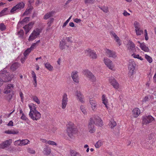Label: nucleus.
<instances>
[{"label":"nucleus","mask_w":156,"mask_h":156,"mask_svg":"<svg viewBox=\"0 0 156 156\" xmlns=\"http://www.w3.org/2000/svg\"><path fill=\"white\" fill-rule=\"evenodd\" d=\"M15 76V74H12L5 69L0 72V78L2 79L3 83L10 81Z\"/></svg>","instance_id":"nucleus-1"},{"label":"nucleus","mask_w":156,"mask_h":156,"mask_svg":"<svg viewBox=\"0 0 156 156\" xmlns=\"http://www.w3.org/2000/svg\"><path fill=\"white\" fill-rule=\"evenodd\" d=\"M13 87L14 86L12 84H8L7 86L6 89L4 92L5 94H8L9 93L6 97L7 99L9 101L11 100L12 97L13 95L14 94V91L12 90Z\"/></svg>","instance_id":"nucleus-2"},{"label":"nucleus","mask_w":156,"mask_h":156,"mask_svg":"<svg viewBox=\"0 0 156 156\" xmlns=\"http://www.w3.org/2000/svg\"><path fill=\"white\" fill-rule=\"evenodd\" d=\"M66 131L68 136L72 138L73 134H76L77 133L78 130L73 126L69 125L67 127Z\"/></svg>","instance_id":"nucleus-3"},{"label":"nucleus","mask_w":156,"mask_h":156,"mask_svg":"<svg viewBox=\"0 0 156 156\" xmlns=\"http://www.w3.org/2000/svg\"><path fill=\"white\" fill-rule=\"evenodd\" d=\"M154 120V118L151 115L144 116L143 117L142 123L144 124H148Z\"/></svg>","instance_id":"nucleus-4"},{"label":"nucleus","mask_w":156,"mask_h":156,"mask_svg":"<svg viewBox=\"0 0 156 156\" xmlns=\"http://www.w3.org/2000/svg\"><path fill=\"white\" fill-rule=\"evenodd\" d=\"M30 111L29 115L30 118L34 120H37L41 117V114L38 112H36L33 113Z\"/></svg>","instance_id":"nucleus-5"},{"label":"nucleus","mask_w":156,"mask_h":156,"mask_svg":"<svg viewBox=\"0 0 156 156\" xmlns=\"http://www.w3.org/2000/svg\"><path fill=\"white\" fill-rule=\"evenodd\" d=\"M83 74L86 75L91 81L94 82L95 81L96 78L94 75L88 70H86L84 71Z\"/></svg>","instance_id":"nucleus-6"},{"label":"nucleus","mask_w":156,"mask_h":156,"mask_svg":"<svg viewBox=\"0 0 156 156\" xmlns=\"http://www.w3.org/2000/svg\"><path fill=\"white\" fill-rule=\"evenodd\" d=\"M136 66L135 62L132 60L129 61V74L132 75L134 73L135 67Z\"/></svg>","instance_id":"nucleus-7"},{"label":"nucleus","mask_w":156,"mask_h":156,"mask_svg":"<svg viewBox=\"0 0 156 156\" xmlns=\"http://www.w3.org/2000/svg\"><path fill=\"white\" fill-rule=\"evenodd\" d=\"M94 123L95 122L93 118H90L88 123V127L89 131L91 133H93L95 131V129L94 125Z\"/></svg>","instance_id":"nucleus-8"},{"label":"nucleus","mask_w":156,"mask_h":156,"mask_svg":"<svg viewBox=\"0 0 156 156\" xmlns=\"http://www.w3.org/2000/svg\"><path fill=\"white\" fill-rule=\"evenodd\" d=\"M85 53L92 59H96L97 58V55L94 51L89 48L85 51Z\"/></svg>","instance_id":"nucleus-9"},{"label":"nucleus","mask_w":156,"mask_h":156,"mask_svg":"<svg viewBox=\"0 0 156 156\" xmlns=\"http://www.w3.org/2000/svg\"><path fill=\"white\" fill-rule=\"evenodd\" d=\"M109 82L115 89H117L119 88V84L114 78H109Z\"/></svg>","instance_id":"nucleus-10"},{"label":"nucleus","mask_w":156,"mask_h":156,"mask_svg":"<svg viewBox=\"0 0 156 156\" xmlns=\"http://www.w3.org/2000/svg\"><path fill=\"white\" fill-rule=\"evenodd\" d=\"M34 23L32 22L29 23L28 24L23 27V28L25 31V34H27L32 28Z\"/></svg>","instance_id":"nucleus-11"},{"label":"nucleus","mask_w":156,"mask_h":156,"mask_svg":"<svg viewBox=\"0 0 156 156\" xmlns=\"http://www.w3.org/2000/svg\"><path fill=\"white\" fill-rule=\"evenodd\" d=\"M12 143V139L7 140L0 144V148L2 149H4L9 146Z\"/></svg>","instance_id":"nucleus-12"},{"label":"nucleus","mask_w":156,"mask_h":156,"mask_svg":"<svg viewBox=\"0 0 156 156\" xmlns=\"http://www.w3.org/2000/svg\"><path fill=\"white\" fill-rule=\"evenodd\" d=\"M67 96V95L66 93L64 94L62 101V108L63 109H64L67 105L68 102Z\"/></svg>","instance_id":"nucleus-13"},{"label":"nucleus","mask_w":156,"mask_h":156,"mask_svg":"<svg viewBox=\"0 0 156 156\" xmlns=\"http://www.w3.org/2000/svg\"><path fill=\"white\" fill-rule=\"evenodd\" d=\"M95 124L96 125L101 126H102L103 122L101 118L97 116H95L94 117Z\"/></svg>","instance_id":"nucleus-14"},{"label":"nucleus","mask_w":156,"mask_h":156,"mask_svg":"<svg viewBox=\"0 0 156 156\" xmlns=\"http://www.w3.org/2000/svg\"><path fill=\"white\" fill-rule=\"evenodd\" d=\"M104 62L107 66L110 69H112L113 68L112 63L111 61L107 58H105Z\"/></svg>","instance_id":"nucleus-15"},{"label":"nucleus","mask_w":156,"mask_h":156,"mask_svg":"<svg viewBox=\"0 0 156 156\" xmlns=\"http://www.w3.org/2000/svg\"><path fill=\"white\" fill-rule=\"evenodd\" d=\"M106 53L107 54V56L109 57H112L115 58L116 57L115 52L109 49H106Z\"/></svg>","instance_id":"nucleus-16"},{"label":"nucleus","mask_w":156,"mask_h":156,"mask_svg":"<svg viewBox=\"0 0 156 156\" xmlns=\"http://www.w3.org/2000/svg\"><path fill=\"white\" fill-rule=\"evenodd\" d=\"M65 46L68 48L69 47V45L67 44V43L65 41V40L64 39H63L60 42L59 47L60 48L61 50H63L65 48Z\"/></svg>","instance_id":"nucleus-17"},{"label":"nucleus","mask_w":156,"mask_h":156,"mask_svg":"<svg viewBox=\"0 0 156 156\" xmlns=\"http://www.w3.org/2000/svg\"><path fill=\"white\" fill-rule=\"evenodd\" d=\"M20 66V64L18 62L12 63L10 67V70L12 72L15 71Z\"/></svg>","instance_id":"nucleus-18"},{"label":"nucleus","mask_w":156,"mask_h":156,"mask_svg":"<svg viewBox=\"0 0 156 156\" xmlns=\"http://www.w3.org/2000/svg\"><path fill=\"white\" fill-rule=\"evenodd\" d=\"M77 73L76 71L73 72L71 74V76L74 81L76 83H78L79 82Z\"/></svg>","instance_id":"nucleus-19"},{"label":"nucleus","mask_w":156,"mask_h":156,"mask_svg":"<svg viewBox=\"0 0 156 156\" xmlns=\"http://www.w3.org/2000/svg\"><path fill=\"white\" fill-rule=\"evenodd\" d=\"M128 49L131 50L133 52L135 49V45L134 43L131 41H129L127 45Z\"/></svg>","instance_id":"nucleus-20"},{"label":"nucleus","mask_w":156,"mask_h":156,"mask_svg":"<svg viewBox=\"0 0 156 156\" xmlns=\"http://www.w3.org/2000/svg\"><path fill=\"white\" fill-rule=\"evenodd\" d=\"M43 153L45 155H48L50 154L51 153L50 148L48 146H46L44 148Z\"/></svg>","instance_id":"nucleus-21"},{"label":"nucleus","mask_w":156,"mask_h":156,"mask_svg":"<svg viewBox=\"0 0 156 156\" xmlns=\"http://www.w3.org/2000/svg\"><path fill=\"white\" fill-rule=\"evenodd\" d=\"M137 42L140 44V47L142 50L145 52H148L149 51V49L145 45L144 43H140L139 41Z\"/></svg>","instance_id":"nucleus-22"},{"label":"nucleus","mask_w":156,"mask_h":156,"mask_svg":"<svg viewBox=\"0 0 156 156\" xmlns=\"http://www.w3.org/2000/svg\"><path fill=\"white\" fill-rule=\"evenodd\" d=\"M90 102L91 105L93 110L95 111L96 107V101L92 99H90Z\"/></svg>","instance_id":"nucleus-23"},{"label":"nucleus","mask_w":156,"mask_h":156,"mask_svg":"<svg viewBox=\"0 0 156 156\" xmlns=\"http://www.w3.org/2000/svg\"><path fill=\"white\" fill-rule=\"evenodd\" d=\"M25 4L23 2H20L18 3L16 6L18 10H20L24 8Z\"/></svg>","instance_id":"nucleus-24"},{"label":"nucleus","mask_w":156,"mask_h":156,"mask_svg":"<svg viewBox=\"0 0 156 156\" xmlns=\"http://www.w3.org/2000/svg\"><path fill=\"white\" fill-rule=\"evenodd\" d=\"M37 36L33 32L30 35L28 39V40L29 41H32L36 38L37 37Z\"/></svg>","instance_id":"nucleus-25"},{"label":"nucleus","mask_w":156,"mask_h":156,"mask_svg":"<svg viewBox=\"0 0 156 156\" xmlns=\"http://www.w3.org/2000/svg\"><path fill=\"white\" fill-rule=\"evenodd\" d=\"M139 24L137 22V36L143 34V30L139 27Z\"/></svg>","instance_id":"nucleus-26"},{"label":"nucleus","mask_w":156,"mask_h":156,"mask_svg":"<svg viewBox=\"0 0 156 156\" xmlns=\"http://www.w3.org/2000/svg\"><path fill=\"white\" fill-rule=\"evenodd\" d=\"M76 94L78 99L80 101L82 102H83L82 95L80 92L77 91Z\"/></svg>","instance_id":"nucleus-27"},{"label":"nucleus","mask_w":156,"mask_h":156,"mask_svg":"<svg viewBox=\"0 0 156 156\" xmlns=\"http://www.w3.org/2000/svg\"><path fill=\"white\" fill-rule=\"evenodd\" d=\"M70 154L71 156H81L79 153L73 150L70 151Z\"/></svg>","instance_id":"nucleus-28"},{"label":"nucleus","mask_w":156,"mask_h":156,"mask_svg":"<svg viewBox=\"0 0 156 156\" xmlns=\"http://www.w3.org/2000/svg\"><path fill=\"white\" fill-rule=\"evenodd\" d=\"M53 14V12H51L48 13H47L44 15V18L45 20H47L49 18L51 17Z\"/></svg>","instance_id":"nucleus-29"},{"label":"nucleus","mask_w":156,"mask_h":156,"mask_svg":"<svg viewBox=\"0 0 156 156\" xmlns=\"http://www.w3.org/2000/svg\"><path fill=\"white\" fill-rule=\"evenodd\" d=\"M31 50L30 48H27L24 52L23 55L24 56V59H26L27 58V56L29 54L31 51Z\"/></svg>","instance_id":"nucleus-30"},{"label":"nucleus","mask_w":156,"mask_h":156,"mask_svg":"<svg viewBox=\"0 0 156 156\" xmlns=\"http://www.w3.org/2000/svg\"><path fill=\"white\" fill-rule=\"evenodd\" d=\"M102 100L103 103L105 105L106 107L108 108V106H107V99L105 98V95H103L102 96Z\"/></svg>","instance_id":"nucleus-31"},{"label":"nucleus","mask_w":156,"mask_h":156,"mask_svg":"<svg viewBox=\"0 0 156 156\" xmlns=\"http://www.w3.org/2000/svg\"><path fill=\"white\" fill-rule=\"evenodd\" d=\"M109 125L111 129L113 128L116 125V123L113 120H112L109 122Z\"/></svg>","instance_id":"nucleus-32"},{"label":"nucleus","mask_w":156,"mask_h":156,"mask_svg":"<svg viewBox=\"0 0 156 156\" xmlns=\"http://www.w3.org/2000/svg\"><path fill=\"white\" fill-rule=\"evenodd\" d=\"M22 142L21 143H20L21 144H19L20 146H22L23 145H26L28 144H29L30 142V141L28 140L27 139L26 140H21Z\"/></svg>","instance_id":"nucleus-33"},{"label":"nucleus","mask_w":156,"mask_h":156,"mask_svg":"<svg viewBox=\"0 0 156 156\" xmlns=\"http://www.w3.org/2000/svg\"><path fill=\"white\" fill-rule=\"evenodd\" d=\"M29 108L30 109V111H31V112L33 113L34 112H38L37 111L36 109V108L34 106V105H33V106H32L31 105H28Z\"/></svg>","instance_id":"nucleus-34"},{"label":"nucleus","mask_w":156,"mask_h":156,"mask_svg":"<svg viewBox=\"0 0 156 156\" xmlns=\"http://www.w3.org/2000/svg\"><path fill=\"white\" fill-rule=\"evenodd\" d=\"M41 32L42 29H41L38 28H37L35 30H34L33 31V32L37 36L40 35V33Z\"/></svg>","instance_id":"nucleus-35"},{"label":"nucleus","mask_w":156,"mask_h":156,"mask_svg":"<svg viewBox=\"0 0 156 156\" xmlns=\"http://www.w3.org/2000/svg\"><path fill=\"white\" fill-rule=\"evenodd\" d=\"M44 64L45 67L49 71H51L53 69V67L50 65V64L47 63H44Z\"/></svg>","instance_id":"nucleus-36"},{"label":"nucleus","mask_w":156,"mask_h":156,"mask_svg":"<svg viewBox=\"0 0 156 156\" xmlns=\"http://www.w3.org/2000/svg\"><path fill=\"white\" fill-rule=\"evenodd\" d=\"M98 7L105 12L107 13L108 11V8L106 6H104L101 7L99 6Z\"/></svg>","instance_id":"nucleus-37"},{"label":"nucleus","mask_w":156,"mask_h":156,"mask_svg":"<svg viewBox=\"0 0 156 156\" xmlns=\"http://www.w3.org/2000/svg\"><path fill=\"white\" fill-rule=\"evenodd\" d=\"M102 144V143L101 140H99L95 145V147L97 148H99Z\"/></svg>","instance_id":"nucleus-38"},{"label":"nucleus","mask_w":156,"mask_h":156,"mask_svg":"<svg viewBox=\"0 0 156 156\" xmlns=\"http://www.w3.org/2000/svg\"><path fill=\"white\" fill-rule=\"evenodd\" d=\"M8 8H5L4 9H3V10H2L0 12V17H1L5 14V12L6 11L8 10Z\"/></svg>","instance_id":"nucleus-39"},{"label":"nucleus","mask_w":156,"mask_h":156,"mask_svg":"<svg viewBox=\"0 0 156 156\" xmlns=\"http://www.w3.org/2000/svg\"><path fill=\"white\" fill-rule=\"evenodd\" d=\"M24 32L23 30H21L18 32V34L19 36V37L20 38H23L24 35Z\"/></svg>","instance_id":"nucleus-40"},{"label":"nucleus","mask_w":156,"mask_h":156,"mask_svg":"<svg viewBox=\"0 0 156 156\" xmlns=\"http://www.w3.org/2000/svg\"><path fill=\"white\" fill-rule=\"evenodd\" d=\"M145 58L150 63L152 62V59L149 56L146 54L145 55Z\"/></svg>","instance_id":"nucleus-41"},{"label":"nucleus","mask_w":156,"mask_h":156,"mask_svg":"<svg viewBox=\"0 0 156 156\" xmlns=\"http://www.w3.org/2000/svg\"><path fill=\"white\" fill-rule=\"evenodd\" d=\"M33 100L36 102L38 104H39L40 103V101L38 98L36 96L33 97Z\"/></svg>","instance_id":"nucleus-42"},{"label":"nucleus","mask_w":156,"mask_h":156,"mask_svg":"<svg viewBox=\"0 0 156 156\" xmlns=\"http://www.w3.org/2000/svg\"><path fill=\"white\" fill-rule=\"evenodd\" d=\"M6 29V27L5 24L3 23L0 24V30L2 31L5 30Z\"/></svg>","instance_id":"nucleus-43"},{"label":"nucleus","mask_w":156,"mask_h":156,"mask_svg":"<svg viewBox=\"0 0 156 156\" xmlns=\"http://www.w3.org/2000/svg\"><path fill=\"white\" fill-rule=\"evenodd\" d=\"M80 109L81 111L84 114H87V112L85 109V107L83 106H81L80 107Z\"/></svg>","instance_id":"nucleus-44"},{"label":"nucleus","mask_w":156,"mask_h":156,"mask_svg":"<svg viewBox=\"0 0 156 156\" xmlns=\"http://www.w3.org/2000/svg\"><path fill=\"white\" fill-rule=\"evenodd\" d=\"M17 10L18 9L15 5L12 8V9L11 10L10 12L11 13L13 14L15 13V11Z\"/></svg>","instance_id":"nucleus-45"},{"label":"nucleus","mask_w":156,"mask_h":156,"mask_svg":"<svg viewBox=\"0 0 156 156\" xmlns=\"http://www.w3.org/2000/svg\"><path fill=\"white\" fill-rule=\"evenodd\" d=\"M47 143L51 145H56V143L54 141L49 140L47 142Z\"/></svg>","instance_id":"nucleus-46"},{"label":"nucleus","mask_w":156,"mask_h":156,"mask_svg":"<svg viewBox=\"0 0 156 156\" xmlns=\"http://www.w3.org/2000/svg\"><path fill=\"white\" fill-rule=\"evenodd\" d=\"M136 108H135L132 111L133 115L132 117H133L135 118L136 117Z\"/></svg>","instance_id":"nucleus-47"},{"label":"nucleus","mask_w":156,"mask_h":156,"mask_svg":"<svg viewBox=\"0 0 156 156\" xmlns=\"http://www.w3.org/2000/svg\"><path fill=\"white\" fill-rule=\"evenodd\" d=\"M27 151L28 153L31 154H34L35 151L33 149L31 148H28L27 149Z\"/></svg>","instance_id":"nucleus-48"},{"label":"nucleus","mask_w":156,"mask_h":156,"mask_svg":"<svg viewBox=\"0 0 156 156\" xmlns=\"http://www.w3.org/2000/svg\"><path fill=\"white\" fill-rule=\"evenodd\" d=\"M144 37L145 40L146 41L148 40L149 38L148 36L147 32L146 30H144Z\"/></svg>","instance_id":"nucleus-49"},{"label":"nucleus","mask_w":156,"mask_h":156,"mask_svg":"<svg viewBox=\"0 0 156 156\" xmlns=\"http://www.w3.org/2000/svg\"><path fill=\"white\" fill-rule=\"evenodd\" d=\"M115 39L116 41L119 44V45H120L121 44L120 42V40L118 36H117V37H115Z\"/></svg>","instance_id":"nucleus-50"},{"label":"nucleus","mask_w":156,"mask_h":156,"mask_svg":"<svg viewBox=\"0 0 156 156\" xmlns=\"http://www.w3.org/2000/svg\"><path fill=\"white\" fill-rule=\"evenodd\" d=\"M30 19V17H25L24 19H23V21L24 22V23H26L29 21Z\"/></svg>","instance_id":"nucleus-51"},{"label":"nucleus","mask_w":156,"mask_h":156,"mask_svg":"<svg viewBox=\"0 0 156 156\" xmlns=\"http://www.w3.org/2000/svg\"><path fill=\"white\" fill-rule=\"evenodd\" d=\"M94 1L95 0H85V3L86 4L88 3H94Z\"/></svg>","instance_id":"nucleus-52"},{"label":"nucleus","mask_w":156,"mask_h":156,"mask_svg":"<svg viewBox=\"0 0 156 156\" xmlns=\"http://www.w3.org/2000/svg\"><path fill=\"white\" fill-rule=\"evenodd\" d=\"M9 149V151L11 152H14L16 151V148L13 147H10Z\"/></svg>","instance_id":"nucleus-53"},{"label":"nucleus","mask_w":156,"mask_h":156,"mask_svg":"<svg viewBox=\"0 0 156 156\" xmlns=\"http://www.w3.org/2000/svg\"><path fill=\"white\" fill-rule=\"evenodd\" d=\"M42 1L43 0H37L35 3L36 6H38L39 5L41 4L42 2Z\"/></svg>","instance_id":"nucleus-54"},{"label":"nucleus","mask_w":156,"mask_h":156,"mask_svg":"<svg viewBox=\"0 0 156 156\" xmlns=\"http://www.w3.org/2000/svg\"><path fill=\"white\" fill-rule=\"evenodd\" d=\"M71 38L72 37H66L65 39V41H67L68 42L72 43L73 41L71 40Z\"/></svg>","instance_id":"nucleus-55"},{"label":"nucleus","mask_w":156,"mask_h":156,"mask_svg":"<svg viewBox=\"0 0 156 156\" xmlns=\"http://www.w3.org/2000/svg\"><path fill=\"white\" fill-rule=\"evenodd\" d=\"M21 119H23L25 121H26L28 119L25 115L24 114H23V115H22V116L21 117Z\"/></svg>","instance_id":"nucleus-56"},{"label":"nucleus","mask_w":156,"mask_h":156,"mask_svg":"<svg viewBox=\"0 0 156 156\" xmlns=\"http://www.w3.org/2000/svg\"><path fill=\"white\" fill-rule=\"evenodd\" d=\"M12 134H15L19 133V131L17 130L11 129Z\"/></svg>","instance_id":"nucleus-57"},{"label":"nucleus","mask_w":156,"mask_h":156,"mask_svg":"<svg viewBox=\"0 0 156 156\" xmlns=\"http://www.w3.org/2000/svg\"><path fill=\"white\" fill-rule=\"evenodd\" d=\"M37 45V43H33L31 46L30 48H30V50L32 51L33 49L34 48V47L36 46Z\"/></svg>","instance_id":"nucleus-58"},{"label":"nucleus","mask_w":156,"mask_h":156,"mask_svg":"<svg viewBox=\"0 0 156 156\" xmlns=\"http://www.w3.org/2000/svg\"><path fill=\"white\" fill-rule=\"evenodd\" d=\"M21 142H22L21 140H18L16 141L15 142V143L14 144H17L18 145L20 146V145L19 144H20V143H21Z\"/></svg>","instance_id":"nucleus-59"},{"label":"nucleus","mask_w":156,"mask_h":156,"mask_svg":"<svg viewBox=\"0 0 156 156\" xmlns=\"http://www.w3.org/2000/svg\"><path fill=\"white\" fill-rule=\"evenodd\" d=\"M24 23L23 22V20L19 21L18 23V24L17 26V27H20V24H24Z\"/></svg>","instance_id":"nucleus-60"},{"label":"nucleus","mask_w":156,"mask_h":156,"mask_svg":"<svg viewBox=\"0 0 156 156\" xmlns=\"http://www.w3.org/2000/svg\"><path fill=\"white\" fill-rule=\"evenodd\" d=\"M123 14L125 16H127L130 15V14L127 12L126 10L124 11Z\"/></svg>","instance_id":"nucleus-61"},{"label":"nucleus","mask_w":156,"mask_h":156,"mask_svg":"<svg viewBox=\"0 0 156 156\" xmlns=\"http://www.w3.org/2000/svg\"><path fill=\"white\" fill-rule=\"evenodd\" d=\"M7 125L8 126H13V122L12 121H10L9 123L7 124Z\"/></svg>","instance_id":"nucleus-62"},{"label":"nucleus","mask_w":156,"mask_h":156,"mask_svg":"<svg viewBox=\"0 0 156 156\" xmlns=\"http://www.w3.org/2000/svg\"><path fill=\"white\" fill-rule=\"evenodd\" d=\"M54 20V19L53 18H51L49 20L48 23V24H49V25L52 23L53 22Z\"/></svg>","instance_id":"nucleus-63"},{"label":"nucleus","mask_w":156,"mask_h":156,"mask_svg":"<svg viewBox=\"0 0 156 156\" xmlns=\"http://www.w3.org/2000/svg\"><path fill=\"white\" fill-rule=\"evenodd\" d=\"M74 21L76 23H79L81 22V20L80 19H79L78 18H76L74 20Z\"/></svg>","instance_id":"nucleus-64"}]
</instances>
